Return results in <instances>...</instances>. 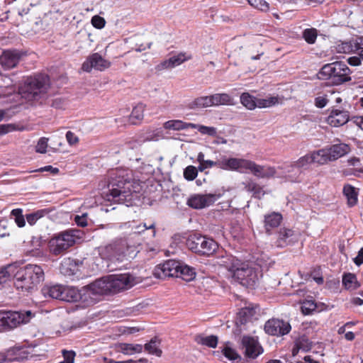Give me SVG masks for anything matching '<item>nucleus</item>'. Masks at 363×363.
Masks as SVG:
<instances>
[{
	"label": "nucleus",
	"instance_id": "4d7b16f0",
	"mask_svg": "<svg viewBox=\"0 0 363 363\" xmlns=\"http://www.w3.org/2000/svg\"><path fill=\"white\" fill-rule=\"evenodd\" d=\"M335 62L325 65L320 69L319 74L325 78H333Z\"/></svg>",
	"mask_w": 363,
	"mask_h": 363
},
{
	"label": "nucleus",
	"instance_id": "de8ad7c7",
	"mask_svg": "<svg viewBox=\"0 0 363 363\" xmlns=\"http://www.w3.org/2000/svg\"><path fill=\"white\" fill-rule=\"evenodd\" d=\"M335 50L339 53H350L355 50V45H353L350 42H343L337 44Z\"/></svg>",
	"mask_w": 363,
	"mask_h": 363
},
{
	"label": "nucleus",
	"instance_id": "13d9d810",
	"mask_svg": "<svg viewBox=\"0 0 363 363\" xmlns=\"http://www.w3.org/2000/svg\"><path fill=\"white\" fill-rule=\"evenodd\" d=\"M48 147V138H41L39 139L36 146L35 151L37 152L44 154L47 152V148Z\"/></svg>",
	"mask_w": 363,
	"mask_h": 363
},
{
	"label": "nucleus",
	"instance_id": "bb28decb",
	"mask_svg": "<svg viewBox=\"0 0 363 363\" xmlns=\"http://www.w3.org/2000/svg\"><path fill=\"white\" fill-rule=\"evenodd\" d=\"M190 58V56H186L185 53H179L162 62L161 66L163 69L173 68L174 67L179 66Z\"/></svg>",
	"mask_w": 363,
	"mask_h": 363
},
{
	"label": "nucleus",
	"instance_id": "20e7f679",
	"mask_svg": "<svg viewBox=\"0 0 363 363\" xmlns=\"http://www.w3.org/2000/svg\"><path fill=\"white\" fill-rule=\"evenodd\" d=\"M99 252L103 259L112 262H123L134 258L138 251L135 246L128 245L125 239H117L106 245L99 247Z\"/></svg>",
	"mask_w": 363,
	"mask_h": 363
},
{
	"label": "nucleus",
	"instance_id": "72a5a7b5",
	"mask_svg": "<svg viewBox=\"0 0 363 363\" xmlns=\"http://www.w3.org/2000/svg\"><path fill=\"white\" fill-rule=\"evenodd\" d=\"M240 103L248 110H254L258 108V99L247 92L240 95Z\"/></svg>",
	"mask_w": 363,
	"mask_h": 363
},
{
	"label": "nucleus",
	"instance_id": "dca6fc26",
	"mask_svg": "<svg viewBox=\"0 0 363 363\" xmlns=\"http://www.w3.org/2000/svg\"><path fill=\"white\" fill-rule=\"evenodd\" d=\"M247 170L251 172L255 177L259 178H270L276 174L274 167L267 165H259L252 160H249Z\"/></svg>",
	"mask_w": 363,
	"mask_h": 363
},
{
	"label": "nucleus",
	"instance_id": "0eeeda50",
	"mask_svg": "<svg viewBox=\"0 0 363 363\" xmlns=\"http://www.w3.org/2000/svg\"><path fill=\"white\" fill-rule=\"evenodd\" d=\"M262 277L260 269L249 263L240 262L232 277L242 286L254 287Z\"/></svg>",
	"mask_w": 363,
	"mask_h": 363
},
{
	"label": "nucleus",
	"instance_id": "7c9ffc66",
	"mask_svg": "<svg viewBox=\"0 0 363 363\" xmlns=\"http://www.w3.org/2000/svg\"><path fill=\"white\" fill-rule=\"evenodd\" d=\"M194 127L192 123H186L181 120H169L163 124V128L169 130H182Z\"/></svg>",
	"mask_w": 363,
	"mask_h": 363
},
{
	"label": "nucleus",
	"instance_id": "338daca9",
	"mask_svg": "<svg viewBox=\"0 0 363 363\" xmlns=\"http://www.w3.org/2000/svg\"><path fill=\"white\" fill-rule=\"evenodd\" d=\"M86 217L87 213H83L82 216H76L74 220L78 225L85 227L87 225Z\"/></svg>",
	"mask_w": 363,
	"mask_h": 363
},
{
	"label": "nucleus",
	"instance_id": "ea45409f",
	"mask_svg": "<svg viewBox=\"0 0 363 363\" xmlns=\"http://www.w3.org/2000/svg\"><path fill=\"white\" fill-rule=\"evenodd\" d=\"M145 106L142 104H139L135 106L130 116V120L132 123H137L138 121L143 120L144 117Z\"/></svg>",
	"mask_w": 363,
	"mask_h": 363
},
{
	"label": "nucleus",
	"instance_id": "f704fd0d",
	"mask_svg": "<svg viewBox=\"0 0 363 363\" xmlns=\"http://www.w3.org/2000/svg\"><path fill=\"white\" fill-rule=\"evenodd\" d=\"M343 194L347 198L350 206L357 204L358 193L354 186L350 184H345L343 187Z\"/></svg>",
	"mask_w": 363,
	"mask_h": 363
},
{
	"label": "nucleus",
	"instance_id": "f03ea898",
	"mask_svg": "<svg viewBox=\"0 0 363 363\" xmlns=\"http://www.w3.org/2000/svg\"><path fill=\"white\" fill-rule=\"evenodd\" d=\"M13 285L21 292L30 293L37 289L45 279V272L40 265L28 264L18 268L14 264Z\"/></svg>",
	"mask_w": 363,
	"mask_h": 363
},
{
	"label": "nucleus",
	"instance_id": "774afa93",
	"mask_svg": "<svg viewBox=\"0 0 363 363\" xmlns=\"http://www.w3.org/2000/svg\"><path fill=\"white\" fill-rule=\"evenodd\" d=\"M16 130V125L14 124H4L0 125V134H6L9 132L13 131Z\"/></svg>",
	"mask_w": 363,
	"mask_h": 363
},
{
	"label": "nucleus",
	"instance_id": "5fc2aeb1",
	"mask_svg": "<svg viewBox=\"0 0 363 363\" xmlns=\"http://www.w3.org/2000/svg\"><path fill=\"white\" fill-rule=\"evenodd\" d=\"M297 347L301 349L302 351H308L311 348V343L306 336L298 337L296 342Z\"/></svg>",
	"mask_w": 363,
	"mask_h": 363
},
{
	"label": "nucleus",
	"instance_id": "09e8293b",
	"mask_svg": "<svg viewBox=\"0 0 363 363\" xmlns=\"http://www.w3.org/2000/svg\"><path fill=\"white\" fill-rule=\"evenodd\" d=\"M301 311L304 315H309L316 308V303L313 300H306L302 303Z\"/></svg>",
	"mask_w": 363,
	"mask_h": 363
},
{
	"label": "nucleus",
	"instance_id": "a18cd8bd",
	"mask_svg": "<svg viewBox=\"0 0 363 363\" xmlns=\"http://www.w3.org/2000/svg\"><path fill=\"white\" fill-rule=\"evenodd\" d=\"M11 216L13 217L14 221L18 227L23 228L26 225V220L21 208L13 209L11 212Z\"/></svg>",
	"mask_w": 363,
	"mask_h": 363
},
{
	"label": "nucleus",
	"instance_id": "f8f14e48",
	"mask_svg": "<svg viewBox=\"0 0 363 363\" xmlns=\"http://www.w3.org/2000/svg\"><path fill=\"white\" fill-rule=\"evenodd\" d=\"M180 262L176 260L170 259L163 264L157 265L154 269V275L158 279H165L166 277H178Z\"/></svg>",
	"mask_w": 363,
	"mask_h": 363
},
{
	"label": "nucleus",
	"instance_id": "4c0bfd02",
	"mask_svg": "<svg viewBox=\"0 0 363 363\" xmlns=\"http://www.w3.org/2000/svg\"><path fill=\"white\" fill-rule=\"evenodd\" d=\"M178 273L179 274H178V277L182 278L186 281H190L193 280L196 276V272L194 268L182 263L179 264Z\"/></svg>",
	"mask_w": 363,
	"mask_h": 363
},
{
	"label": "nucleus",
	"instance_id": "052dcab7",
	"mask_svg": "<svg viewBox=\"0 0 363 363\" xmlns=\"http://www.w3.org/2000/svg\"><path fill=\"white\" fill-rule=\"evenodd\" d=\"M157 140L156 134L154 130H147L143 135H141L138 140L140 143H145L146 141H150Z\"/></svg>",
	"mask_w": 363,
	"mask_h": 363
},
{
	"label": "nucleus",
	"instance_id": "ddd939ff",
	"mask_svg": "<svg viewBox=\"0 0 363 363\" xmlns=\"http://www.w3.org/2000/svg\"><path fill=\"white\" fill-rule=\"evenodd\" d=\"M291 329V325L288 322L275 318L269 320L264 325L265 332L271 335H284Z\"/></svg>",
	"mask_w": 363,
	"mask_h": 363
},
{
	"label": "nucleus",
	"instance_id": "a878e982",
	"mask_svg": "<svg viewBox=\"0 0 363 363\" xmlns=\"http://www.w3.org/2000/svg\"><path fill=\"white\" fill-rule=\"evenodd\" d=\"M310 153L313 163L323 165L331 162L327 147Z\"/></svg>",
	"mask_w": 363,
	"mask_h": 363
},
{
	"label": "nucleus",
	"instance_id": "a19ab883",
	"mask_svg": "<svg viewBox=\"0 0 363 363\" xmlns=\"http://www.w3.org/2000/svg\"><path fill=\"white\" fill-rule=\"evenodd\" d=\"M13 269L14 264H8L0 267V289L12 277Z\"/></svg>",
	"mask_w": 363,
	"mask_h": 363
},
{
	"label": "nucleus",
	"instance_id": "69168bd1",
	"mask_svg": "<svg viewBox=\"0 0 363 363\" xmlns=\"http://www.w3.org/2000/svg\"><path fill=\"white\" fill-rule=\"evenodd\" d=\"M19 357H10V353L4 354V352H0V363L10 362L17 361Z\"/></svg>",
	"mask_w": 363,
	"mask_h": 363
},
{
	"label": "nucleus",
	"instance_id": "c85d7f7f",
	"mask_svg": "<svg viewBox=\"0 0 363 363\" xmlns=\"http://www.w3.org/2000/svg\"><path fill=\"white\" fill-rule=\"evenodd\" d=\"M284 100V96L269 95L264 99H258V108H266L282 104Z\"/></svg>",
	"mask_w": 363,
	"mask_h": 363
},
{
	"label": "nucleus",
	"instance_id": "6ab92c4d",
	"mask_svg": "<svg viewBox=\"0 0 363 363\" xmlns=\"http://www.w3.org/2000/svg\"><path fill=\"white\" fill-rule=\"evenodd\" d=\"M350 70L344 63L335 62L333 78L335 79L337 83L348 82L351 79L349 76Z\"/></svg>",
	"mask_w": 363,
	"mask_h": 363
},
{
	"label": "nucleus",
	"instance_id": "393cba45",
	"mask_svg": "<svg viewBox=\"0 0 363 363\" xmlns=\"http://www.w3.org/2000/svg\"><path fill=\"white\" fill-rule=\"evenodd\" d=\"M255 313L256 309L254 307L248 306L241 308L238 313L236 324L240 325L246 324L251 320Z\"/></svg>",
	"mask_w": 363,
	"mask_h": 363
},
{
	"label": "nucleus",
	"instance_id": "2eb2a0df",
	"mask_svg": "<svg viewBox=\"0 0 363 363\" xmlns=\"http://www.w3.org/2000/svg\"><path fill=\"white\" fill-rule=\"evenodd\" d=\"M110 66V62L103 58L99 53H94L82 64V69L86 72H90L92 69L104 71Z\"/></svg>",
	"mask_w": 363,
	"mask_h": 363
},
{
	"label": "nucleus",
	"instance_id": "cd10ccee",
	"mask_svg": "<svg viewBox=\"0 0 363 363\" xmlns=\"http://www.w3.org/2000/svg\"><path fill=\"white\" fill-rule=\"evenodd\" d=\"M42 294L45 297H50L52 298L60 299L62 301L63 286L53 285L45 286L42 290Z\"/></svg>",
	"mask_w": 363,
	"mask_h": 363
},
{
	"label": "nucleus",
	"instance_id": "c756f323",
	"mask_svg": "<svg viewBox=\"0 0 363 363\" xmlns=\"http://www.w3.org/2000/svg\"><path fill=\"white\" fill-rule=\"evenodd\" d=\"M116 348L118 352L126 355H132L136 353H141L143 346L140 344L119 343Z\"/></svg>",
	"mask_w": 363,
	"mask_h": 363
},
{
	"label": "nucleus",
	"instance_id": "e433bc0d",
	"mask_svg": "<svg viewBox=\"0 0 363 363\" xmlns=\"http://www.w3.org/2000/svg\"><path fill=\"white\" fill-rule=\"evenodd\" d=\"M160 340L155 337L144 345V348L149 354L160 357L162 353V350L160 348Z\"/></svg>",
	"mask_w": 363,
	"mask_h": 363
},
{
	"label": "nucleus",
	"instance_id": "0e129e2a",
	"mask_svg": "<svg viewBox=\"0 0 363 363\" xmlns=\"http://www.w3.org/2000/svg\"><path fill=\"white\" fill-rule=\"evenodd\" d=\"M66 139L69 145H74L78 143L79 138L72 131H67L66 133Z\"/></svg>",
	"mask_w": 363,
	"mask_h": 363
},
{
	"label": "nucleus",
	"instance_id": "423d86ee",
	"mask_svg": "<svg viewBox=\"0 0 363 363\" xmlns=\"http://www.w3.org/2000/svg\"><path fill=\"white\" fill-rule=\"evenodd\" d=\"M78 231L69 230L53 236L48 242L49 252L54 255H59L67 251L80 239Z\"/></svg>",
	"mask_w": 363,
	"mask_h": 363
},
{
	"label": "nucleus",
	"instance_id": "9b49d317",
	"mask_svg": "<svg viewBox=\"0 0 363 363\" xmlns=\"http://www.w3.org/2000/svg\"><path fill=\"white\" fill-rule=\"evenodd\" d=\"M249 160L238 157H222L219 160V168L226 171L244 172L247 170Z\"/></svg>",
	"mask_w": 363,
	"mask_h": 363
},
{
	"label": "nucleus",
	"instance_id": "49530a36",
	"mask_svg": "<svg viewBox=\"0 0 363 363\" xmlns=\"http://www.w3.org/2000/svg\"><path fill=\"white\" fill-rule=\"evenodd\" d=\"M250 6L262 12L269 10V3L267 0H247Z\"/></svg>",
	"mask_w": 363,
	"mask_h": 363
},
{
	"label": "nucleus",
	"instance_id": "f257e3e1",
	"mask_svg": "<svg viewBox=\"0 0 363 363\" xmlns=\"http://www.w3.org/2000/svg\"><path fill=\"white\" fill-rule=\"evenodd\" d=\"M141 281L140 277L129 273L112 274L96 280L88 288L94 294H116L128 290Z\"/></svg>",
	"mask_w": 363,
	"mask_h": 363
},
{
	"label": "nucleus",
	"instance_id": "2f4dec72",
	"mask_svg": "<svg viewBox=\"0 0 363 363\" xmlns=\"http://www.w3.org/2000/svg\"><path fill=\"white\" fill-rule=\"evenodd\" d=\"M211 96L213 106H233L235 104L233 98L228 94L219 93L212 94Z\"/></svg>",
	"mask_w": 363,
	"mask_h": 363
},
{
	"label": "nucleus",
	"instance_id": "864d4df0",
	"mask_svg": "<svg viewBox=\"0 0 363 363\" xmlns=\"http://www.w3.org/2000/svg\"><path fill=\"white\" fill-rule=\"evenodd\" d=\"M198 171L194 166L189 165L184 169V177L186 180L192 181L197 177Z\"/></svg>",
	"mask_w": 363,
	"mask_h": 363
},
{
	"label": "nucleus",
	"instance_id": "6e6552de",
	"mask_svg": "<svg viewBox=\"0 0 363 363\" xmlns=\"http://www.w3.org/2000/svg\"><path fill=\"white\" fill-rule=\"evenodd\" d=\"M186 246L192 252L208 256L215 252L218 248V244L213 239L196 234L188 238Z\"/></svg>",
	"mask_w": 363,
	"mask_h": 363
},
{
	"label": "nucleus",
	"instance_id": "aec40b11",
	"mask_svg": "<svg viewBox=\"0 0 363 363\" xmlns=\"http://www.w3.org/2000/svg\"><path fill=\"white\" fill-rule=\"evenodd\" d=\"M331 162L346 155L350 152V147L345 143H338L327 146Z\"/></svg>",
	"mask_w": 363,
	"mask_h": 363
},
{
	"label": "nucleus",
	"instance_id": "1a4fd4ad",
	"mask_svg": "<svg viewBox=\"0 0 363 363\" xmlns=\"http://www.w3.org/2000/svg\"><path fill=\"white\" fill-rule=\"evenodd\" d=\"M33 316L30 311H0V326L10 328L17 327L21 323H28Z\"/></svg>",
	"mask_w": 363,
	"mask_h": 363
},
{
	"label": "nucleus",
	"instance_id": "58836bf2",
	"mask_svg": "<svg viewBox=\"0 0 363 363\" xmlns=\"http://www.w3.org/2000/svg\"><path fill=\"white\" fill-rule=\"evenodd\" d=\"M196 341L199 344L215 348L218 344V337L215 335H198L196 337Z\"/></svg>",
	"mask_w": 363,
	"mask_h": 363
},
{
	"label": "nucleus",
	"instance_id": "4468645a",
	"mask_svg": "<svg viewBox=\"0 0 363 363\" xmlns=\"http://www.w3.org/2000/svg\"><path fill=\"white\" fill-rule=\"evenodd\" d=\"M218 196L213 194H194L187 200V205L195 209H201L212 205Z\"/></svg>",
	"mask_w": 363,
	"mask_h": 363
},
{
	"label": "nucleus",
	"instance_id": "b1692460",
	"mask_svg": "<svg viewBox=\"0 0 363 363\" xmlns=\"http://www.w3.org/2000/svg\"><path fill=\"white\" fill-rule=\"evenodd\" d=\"M82 299L81 291L72 286H64L62 301L67 302H77Z\"/></svg>",
	"mask_w": 363,
	"mask_h": 363
},
{
	"label": "nucleus",
	"instance_id": "79ce46f5",
	"mask_svg": "<svg viewBox=\"0 0 363 363\" xmlns=\"http://www.w3.org/2000/svg\"><path fill=\"white\" fill-rule=\"evenodd\" d=\"M313 163L311 155V153L306 154L304 156L301 157L297 160L293 162L291 164V167L293 168H305L309 164Z\"/></svg>",
	"mask_w": 363,
	"mask_h": 363
},
{
	"label": "nucleus",
	"instance_id": "6e6d98bb",
	"mask_svg": "<svg viewBox=\"0 0 363 363\" xmlns=\"http://www.w3.org/2000/svg\"><path fill=\"white\" fill-rule=\"evenodd\" d=\"M356 277L352 274H347L342 278V283L347 289H352L356 285Z\"/></svg>",
	"mask_w": 363,
	"mask_h": 363
},
{
	"label": "nucleus",
	"instance_id": "a211bd4d",
	"mask_svg": "<svg viewBox=\"0 0 363 363\" xmlns=\"http://www.w3.org/2000/svg\"><path fill=\"white\" fill-rule=\"evenodd\" d=\"M21 57L17 50H5L0 56V64L4 69L13 68L18 64Z\"/></svg>",
	"mask_w": 363,
	"mask_h": 363
},
{
	"label": "nucleus",
	"instance_id": "e2e57ef3",
	"mask_svg": "<svg viewBox=\"0 0 363 363\" xmlns=\"http://www.w3.org/2000/svg\"><path fill=\"white\" fill-rule=\"evenodd\" d=\"M328 102L327 95L323 94L320 96H318L315 98V105L318 108H323L325 107Z\"/></svg>",
	"mask_w": 363,
	"mask_h": 363
},
{
	"label": "nucleus",
	"instance_id": "603ef678",
	"mask_svg": "<svg viewBox=\"0 0 363 363\" xmlns=\"http://www.w3.org/2000/svg\"><path fill=\"white\" fill-rule=\"evenodd\" d=\"M194 127H191V128H196L197 129L201 134L203 135H208L211 136L216 135V129L213 127H208L205 126L203 125H198L193 123Z\"/></svg>",
	"mask_w": 363,
	"mask_h": 363
},
{
	"label": "nucleus",
	"instance_id": "8fccbe9b",
	"mask_svg": "<svg viewBox=\"0 0 363 363\" xmlns=\"http://www.w3.org/2000/svg\"><path fill=\"white\" fill-rule=\"evenodd\" d=\"M317 30L315 28L306 29L303 33V37L309 44H313L317 38Z\"/></svg>",
	"mask_w": 363,
	"mask_h": 363
},
{
	"label": "nucleus",
	"instance_id": "5701e85b",
	"mask_svg": "<svg viewBox=\"0 0 363 363\" xmlns=\"http://www.w3.org/2000/svg\"><path fill=\"white\" fill-rule=\"evenodd\" d=\"M282 220V216L279 213H271L264 216V228L266 232L270 234L272 229L277 228Z\"/></svg>",
	"mask_w": 363,
	"mask_h": 363
},
{
	"label": "nucleus",
	"instance_id": "4be33fe9",
	"mask_svg": "<svg viewBox=\"0 0 363 363\" xmlns=\"http://www.w3.org/2000/svg\"><path fill=\"white\" fill-rule=\"evenodd\" d=\"M60 270L63 275L66 277H71L76 274L79 272V269L76 260L67 258L61 263Z\"/></svg>",
	"mask_w": 363,
	"mask_h": 363
},
{
	"label": "nucleus",
	"instance_id": "c03bdc74",
	"mask_svg": "<svg viewBox=\"0 0 363 363\" xmlns=\"http://www.w3.org/2000/svg\"><path fill=\"white\" fill-rule=\"evenodd\" d=\"M48 211L46 209H41L26 215V220L29 225H33L41 218L47 215Z\"/></svg>",
	"mask_w": 363,
	"mask_h": 363
},
{
	"label": "nucleus",
	"instance_id": "3c124183",
	"mask_svg": "<svg viewBox=\"0 0 363 363\" xmlns=\"http://www.w3.org/2000/svg\"><path fill=\"white\" fill-rule=\"evenodd\" d=\"M247 190L252 192L255 197L258 199H261L264 195V192L262 188L259 185L254 182L248 184Z\"/></svg>",
	"mask_w": 363,
	"mask_h": 363
},
{
	"label": "nucleus",
	"instance_id": "412c9836",
	"mask_svg": "<svg viewBox=\"0 0 363 363\" xmlns=\"http://www.w3.org/2000/svg\"><path fill=\"white\" fill-rule=\"evenodd\" d=\"M217 263L220 266L225 267L233 275L235 271V269L238 267V265L241 262L239 259H236L230 255H228L225 252L224 255H221L218 257Z\"/></svg>",
	"mask_w": 363,
	"mask_h": 363
},
{
	"label": "nucleus",
	"instance_id": "7ed1b4c3",
	"mask_svg": "<svg viewBox=\"0 0 363 363\" xmlns=\"http://www.w3.org/2000/svg\"><path fill=\"white\" fill-rule=\"evenodd\" d=\"M142 188L139 181L123 177H118L109 184L112 199L118 203H127V206L131 205V201L138 197Z\"/></svg>",
	"mask_w": 363,
	"mask_h": 363
},
{
	"label": "nucleus",
	"instance_id": "473e14b6",
	"mask_svg": "<svg viewBox=\"0 0 363 363\" xmlns=\"http://www.w3.org/2000/svg\"><path fill=\"white\" fill-rule=\"evenodd\" d=\"M211 106H213L211 95L198 97L189 104V108L191 109L203 108Z\"/></svg>",
	"mask_w": 363,
	"mask_h": 363
},
{
	"label": "nucleus",
	"instance_id": "9d476101",
	"mask_svg": "<svg viewBox=\"0 0 363 363\" xmlns=\"http://www.w3.org/2000/svg\"><path fill=\"white\" fill-rule=\"evenodd\" d=\"M241 347L245 355L250 359H255L263 353L264 350L257 337L243 336L241 339Z\"/></svg>",
	"mask_w": 363,
	"mask_h": 363
},
{
	"label": "nucleus",
	"instance_id": "bf43d9fd",
	"mask_svg": "<svg viewBox=\"0 0 363 363\" xmlns=\"http://www.w3.org/2000/svg\"><path fill=\"white\" fill-rule=\"evenodd\" d=\"M213 167H217L219 168V160H218L217 162H214L209 160H205L203 163L199 164V166L198 167V169L200 172H203L206 169L211 168Z\"/></svg>",
	"mask_w": 363,
	"mask_h": 363
},
{
	"label": "nucleus",
	"instance_id": "37998d69",
	"mask_svg": "<svg viewBox=\"0 0 363 363\" xmlns=\"http://www.w3.org/2000/svg\"><path fill=\"white\" fill-rule=\"evenodd\" d=\"M222 352L224 356L230 360L240 361L241 359L240 355L230 346L229 343L225 344Z\"/></svg>",
	"mask_w": 363,
	"mask_h": 363
},
{
	"label": "nucleus",
	"instance_id": "f3484780",
	"mask_svg": "<svg viewBox=\"0 0 363 363\" xmlns=\"http://www.w3.org/2000/svg\"><path fill=\"white\" fill-rule=\"evenodd\" d=\"M350 119L349 113L347 111L333 109L325 121L333 127H340L348 122Z\"/></svg>",
	"mask_w": 363,
	"mask_h": 363
},
{
	"label": "nucleus",
	"instance_id": "c9c22d12",
	"mask_svg": "<svg viewBox=\"0 0 363 363\" xmlns=\"http://www.w3.org/2000/svg\"><path fill=\"white\" fill-rule=\"evenodd\" d=\"M294 232L288 228L281 229L279 233L278 242L280 247L289 245L293 242Z\"/></svg>",
	"mask_w": 363,
	"mask_h": 363
},
{
	"label": "nucleus",
	"instance_id": "680f3d73",
	"mask_svg": "<svg viewBox=\"0 0 363 363\" xmlns=\"http://www.w3.org/2000/svg\"><path fill=\"white\" fill-rule=\"evenodd\" d=\"M106 21L104 18L99 16H94L91 18V24L94 27L101 29L104 27Z\"/></svg>",
	"mask_w": 363,
	"mask_h": 363
},
{
	"label": "nucleus",
	"instance_id": "39448f33",
	"mask_svg": "<svg viewBox=\"0 0 363 363\" xmlns=\"http://www.w3.org/2000/svg\"><path fill=\"white\" fill-rule=\"evenodd\" d=\"M48 88L49 79L47 76L29 78L20 89V94L28 101H38L45 96Z\"/></svg>",
	"mask_w": 363,
	"mask_h": 363
}]
</instances>
